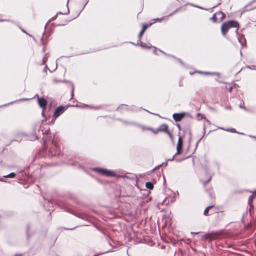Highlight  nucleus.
<instances>
[{
    "instance_id": "5",
    "label": "nucleus",
    "mask_w": 256,
    "mask_h": 256,
    "mask_svg": "<svg viewBox=\"0 0 256 256\" xmlns=\"http://www.w3.org/2000/svg\"><path fill=\"white\" fill-rule=\"evenodd\" d=\"M182 140L180 136H179L177 146H176V152L175 155L180 154L182 152Z\"/></svg>"
},
{
    "instance_id": "15",
    "label": "nucleus",
    "mask_w": 256,
    "mask_h": 256,
    "mask_svg": "<svg viewBox=\"0 0 256 256\" xmlns=\"http://www.w3.org/2000/svg\"><path fill=\"white\" fill-rule=\"evenodd\" d=\"M16 176V174L14 172H11L8 174L4 176V178H14Z\"/></svg>"
},
{
    "instance_id": "42",
    "label": "nucleus",
    "mask_w": 256,
    "mask_h": 256,
    "mask_svg": "<svg viewBox=\"0 0 256 256\" xmlns=\"http://www.w3.org/2000/svg\"><path fill=\"white\" fill-rule=\"evenodd\" d=\"M213 214V212H211V213L210 214Z\"/></svg>"
},
{
    "instance_id": "7",
    "label": "nucleus",
    "mask_w": 256,
    "mask_h": 256,
    "mask_svg": "<svg viewBox=\"0 0 256 256\" xmlns=\"http://www.w3.org/2000/svg\"><path fill=\"white\" fill-rule=\"evenodd\" d=\"M50 129L48 126L44 125L43 126H40V128L39 130V132H42V134H48L50 132Z\"/></svg>"
},
{
    "instance_id": "35",
    "label": "nucleus",
    "mask_w": 256,
    "mask_h": 256,
    "mask_svg": "<svg viewBox=\"0 0 256 256\" xmlns=\"http://www.w3.org/2000/svg\"><path fill=\"white\" fill-rule=\"evenodd\" d=\"M204 73L205 74H210V72H204Z\"/></svg>"
},
{
    "instance_id": "12",
    "label": "nucleus",
    "mask_w": 256,
    "mask_h": 256,
    "mask_svg": "<svg viewBox=\"0 0 256 256\" xmlns=\"http://www.w3.org/2000/svg\"><path fill=\"white\" fill-rule=\"evenodd\" d=\"M213 206H208L204 210V214L206 216L208 215V212L210 210H211L212 208H213Z\"/></svg>"
},
{
    "instance_id": "43",
    "label": "nucleus",
    "mask_w": 256,
    "mask_h": 256,
    "mask_svg": "<svg viewBox=\"0 0 256 256\" xmlns=\"http://www.w3.org/2000/svg\"><path fill=\"white\" fill-rule=\"evenodd\" d=\"M0 21H3V20H0Z\"/></svg>"
},
{
    "instance_id": "18",
    "label": "nucleus",
    "mask_w": 256,
    "mask_h": 256,
    "mask_svg": "<svg viewBox=\"0 0 256 256\" xmlns=\"http://www.w3.org/2000/svg\"><path fill=\"white\" fill-rule=\"evenodd\" d=\"M220 128L224 130H225L226 131H228V132H236V130L234 128L224 129V128Z\"/></svg>"
},
{
    "instance_id": "32",
    "label": "nucleus",
    "mask_w": 256,
    "mask_h": 256,
    "mask_svg": "<svg viewBox=\"0 0 256 256\" xmlns=\"http://www.w3.org/2000/svg\"><path fill=\"white\" fill-rule=\"evenodd\" d=\"M240 107L242 108H244L245 110H246V108L245 107L242 106L241 105L240 106Z\"/></svg>"
},
{
    "instance_id": "24",
    "label": "nucleus",
    "mask_w": 256,
    "mask_h": 256,
    "mask_svg": "<svg viewBox=\"0 0 256 256\" xmlns=\"http://www.w3.org/2000/svg\"><path fill=\"white\" fill-rule=\"evenodd\" d=\"M72 94H71V95H72V98L73 96V95H74V86L73 84H72Z\"/></svg>"
},
{
    "instance_id": "10",
    "label": "nucleus",
    "mask_w": 256,
    "mask_h": 256,
    "mask_svg": "<svg viewBox=\"0 0 256 256\" xmlns=\"http://www.w3.org/2000/svg\"><path fill=\"white\" fill-rule=\"evenodd\" d=\"M168 130V126L165 124H162L160 126L159 128L157 129V131L166 132Z\"/></svg>"
},
{
    "instance_id": "31",
    "label": "nucleus",
    "mask_w": 256,
    "mask_h": 256,
    "mask_svg": "<svg viewBox=\"0 0 256 256\" xmlns=\"http://www.w3.org/2000/svg\"><path fill=\"white\" fill-rule=\"evenodd\" d=\"M154 52H155L156 54V50H157L156 48H155L154 46Z\"/></svg>"
},
{
    "instance_id": "22",
    "label": "nucleus",
    "mask_w": 256,
    "mask_h": 256,
    "mask_svg": "<svg viewBox=\"0 0 256 256\" xmlns=\"http://www.w3.org/2000/svg\"><path fill=\"white\" fill-rule=\"evenodd\" d=\"M165 19H168L167 18H166V16H163L162 17V18H156L154 19L155 20H156V21H158V22H161V20H165Z\"/></svg>"
},
{
    "instance_id": "41",
    "label": "nucleus",
    "mask_w": 256,
    "mask_h": 256,
    "mask_svg": "<svg viewBox=\"0 0 256 256\" xmlns=\"http://www.w3.org/2000/svg\"><path fill=\"white\" fill-rule=\"evenodd\" d=\"M202 138H200V140H198V142H199L200 140H201Z\"/></svg>"
},
{
    "instance_id": "11",
    "label": "nucleus",
    "mask_w": 256,
    "mask_h": 256,
    "mask_svg": "<svg viewBox=\"0 0 256 256\" xmlns=\"http://www.w3.org/2000/svg\"><path fill=\"white\" fill-rule=\"evenodd\" d=\"M148 25L146 24H144L143 26H142V30H141V31L140 32L139 34H138V38L139 39H140L142 34H144V32L146 31L147 27H148Z\"/></svg>"
},
{
    "instance_id": "6",
    "label": "nucleus",
    "mask_w": 256,
    "mask_h": 256,
    "mask_svg": "<svg viewBox=\"0 0 256 256\" xmlns=\"http://www.w3.org/2000/svg\"><path fill=\"white\" fill-rule=\"evenodd\" d=\"M186 113L181 112V113H174L172 115V117L174 120L176 122L180 121L185 116Z\"/></svg>"
},
{
    "instance_id": "30",
    "label": "nucleus",
    "mask_w": 256,
    "mask_h": 256,
    "mask_svg": "<svg viewBox=\"0 0 256 256\" xmlns=\"http://www.w3.org/2000/svg\"><path fill=\"white\" fill-rule=\"evenodd\" d=\"M177 126L179 130H180V124H177Z\"/></svg>"
},
{
    "instance_id": "13",
    "label": "nucleus",
    "mask_w": 256,
    "mask_h": 256,
    "mask_svg": "<svg viewBox=\"0 0 256 256\" xmlns=\"http://www.w3.org/2000/svg\"><path fill=\"white\" fill-rule=\"evenodd\" d=\"M52 82L54 84H58V82H68L67 80H59L58 79H56V78H54L52 80Z\"/></svg>"
},
{
    "instance_id": "19",
    "label": "nucleus",
    "mask_w": 256,
    "mask_h": 256,
    "mask_svg": "<svg viewBox=\"0 0 256 256\" xmlns=\"http://www.w3.org/2000/svg\"><path fill=\"white\" fill-rule=\"evenodd\" d=\"M238 41H239L240 43L242 46H244V42H245V40L244 39H243V38L242 37H239L238 38Z\"/></svg>"
},
{
    "instance_id": "40",
    "label": "nucleus",
    "mask_w": 256,
    "mask_h": 256,
    "mask_svg": "<svg viewBox=\"0 0 256 256\" xmlns=\"http://www.w3.org/2000/svg\"><path fill=\"white\" fill-rule=\"evenodd\" d=\"M54 121L51 122L52 124H54Z\"/></svg>"
},
{
    "instance_id": "8",
    "label": "nucleus",
    "mask_w": 256,
    "mask_h": 256,
    "mask_svg": "<svg viewBox=\"0 0 256 256\" xmlns=\"http://www.w3.org/2000/svg\"><path fill=\"white\" fill-rule=\"evenodd\" d=\"M50 152L52 156H55L56 154H59L60 148L56 144H54V148L50 150Z\"/></svg>"
},
{
    "instance_id": "26",
    "label": "nucleus",
    "mask_w": 256,
    "mask_h": 256,
    "mask_svg": "<svg viewBox=\"0 0 256 256\" xmlns=\"http://www.w3.org/2000/svg\"><path fill=\"white\" fill-rule=\"evenodd\" d=\"M255 2L256 3V0H254L252 1V2H250V4H253V3H255ZM256 8V6H254L252 9V8Z\"/></svg>"
},
{
    "instance_id": "21",
    "label": "nucleus",
    "mask_w": 256,
    "mask_h": 256,
    "mask_svg": "<svg viewBox=\"0 0 256 256\" xmlns=\"http://www.w3.org/2000/svg\"><path fill=\"white\" fill-rule=\"evenodd\" d=\"M140 46L142 48H150L151 46H146V44L141 42Z\"/></svg>"
},
{
    "instance_id": "1",
    "label": "nucleus",
    "mask_w": 256,
    "mask_h": 256,
    "mask_svg": "<svg viewBox=\"0 0 256 256\" xmlns=\"http://www.w3.org/2000/svg\"><path fill=\"white\" fill-rule=\"evenodd\" d=\"M231 28H235L236 32L238 34L239 28L238 22L235 20H230L223 23L221 26V32L222 36H225Z\"/></svg>"
},
{
    "instance_id": "14",
    "label": "nucleus",
    "mask_w": 256,
    "mask_h": 256,
    "mask_svg": "<svg viewBox=\"0 0 256 256\" xmlns=\"http://www.w3.org/2000/svg\"><path fill=\"white\" fill-rule=\"evenodd\" d=\"M123 123L126 125H134V126H140V125L136 124V122H127V121H123Z\"/></svg>"
},
{
    "instance_id": "16",
    "label": "nucleus",
    "mask_w": 256,
    "mask_h": 256,
    "mask_svg": "<svg viewBox=\"0 0 256 256\" xmlns=\"http://www.w3.org/2000/svg\"><path fill=\"white\" fill-rule=\"evenodd\" d=\"M146 186L149 189H152L153 188V184L150 182H146Z\"/></svg>"
},
{
    "instance_id": "36",
    "label": "nucleus",
    "mask_w": 256,
    "mask_h": 256,
    "mask_svg": "<svg viewBox=\"0 0 256 256\" xmlns=\"http://www.w3.org/2000/svg\"><path fill=\"white\" fill-rule=\"evenodd\" d=\"M191 233H192V234H198V232H196V233H194L193 232H192Z\"/></svg>"
},
{
    "instance_id": "17",
    "label": "nucleus",
    "mask_w": 256,
    "mask_h": 256,
    "mask_svg": "<svg viewBox=\"0 0 256 256\" xmlns=\"http://www.w3.org/2000/svg\"><path fill=\"white\" fill-rule=\"evenodd\" d=\"M226 88L228 90L229 92H231L232 89V86L230 84H226Z\"/></svg>"
},
{
    "instance_id": "27",
    "label": "nucleus",
    "mask_w": 256,
    "mask_h": 256,
    "mask_svg": "<svg viewBox=\"0 0 256 256\" xmlns=\"http://www.w3.org/2000/svg\"><path fill=\"white\" fill-rule=\"evenodd\" d=\"M46 62V56L42 58V64H44Z\"/></svg>"
},
{
    "instance_id": "44",
    "label": "nucleus",
    "mask_w": 256,
    "mask_h": 256,
    "mask_svg": "<svg viewBox=\"0 0 256 256\" xmlns=\"http://www.w3.org/2000/svg\"><path fill=\"white\" fill-rule=\"evenodd\" d=\"M21 256V255H20V256Z\"/></svg>"
},
{
    "instance_id": "34",
    "label": "nucleus",
    "mask_w": 256,
    "mask_h": 256,
    "mask_svg": "<svg viewBox=\"0 0 256 256\" xmlns=\"http://www.w3.org/2000/svg\"><path fill=\"white\" fill-rule=\"evenodd\" d=\"M20 29H21V30H22V32H23L26 33V34H27V33H26V32L24 30H23V29H22V28H20Z\"/></svg>"
},
{
    "instance_id": "23",
    "label": "nucleus",
    "mask_w": 256,
    "mask_h": 256,
    "mask_svg": "<svg viewBox=\"0 0 256 256\" xmlns=\"http://www.w3.org/2000/svg\"><path fill=\"white\" fill-rule=\"evenodd\" d=\"M255 196H256V195L254 196V194H252V196H250L249 198L248 202H252L253 198H254Z\"/></svg>"
},
{
    "instance_id": "39",
    "label": "nucleus",
    "mask_w": 256,
    "mask_h": 256,
    "mask_svg": "<svg viewBox=\"0 0 256 256\" xmlns=\"http://www.w3.org/2000/svg\"><path fill=\"white\" fill-rule=\"evenodd\" d=\"M0 181H4V180H3V179H2V178L0 179Z\"/></svg>"
},
{
    "instance_id": "3",
    "label": "nucleus",
    "mask_w": 256,
    "mask_h": 256,
    "mask_svg": "<svg viewBox=\"0 0 256 256\" xmlns=\"http://www.w3.org/2000/svg\"><path fill=\"white\" fill-rule=\"evenodd\" d=\"M66 108L60 106H58L54 110V120L58 118L60 114H63L64 112L66 110Z\"/></svg>"
},
{
    "instance_id": "38",
    "label": "nucleus",
    "mask_w": 256,
    "mask_h": 256,
    "mask_svg": "<svg viewBox=\"0 0 256 256\" xmlns=\"http://www.w3.org/2000/svg\"><path fill=\"white\" fill-rule=\"evenodd\" d=\"M44 120H42V123H43V122H44Z\"/></svg>"
},
{
    "instance_id": "37",
    "label": "nucleus",
    "mask_w": 256,
    "mask_h": 256,
    "mask_svg": "<svg viewBox=\"0 0 256 256\" xmlns=\"http://www.w3.org/2000/svg\"><path fill=\"white\" fill-rule=\"evenodd\" d=\"M38 136H35V139H38Z\"/></svg>"
},
{
    "instance_id": "9",
    "label": "nucleus",
    "mask_w": 256,
    "mask_h": 256,
    "mask_svg": "<svg viewBox=\"0 0 256 256\" xmlns=\"http://www.w3.org/2000/svg\"><path fill=\"white\" fill-rule=\"evenodd\" d=\"M216 14L222 15V18H223L224 16V14L222 12H220L214 14L212 15V17L210 18V20H212L214 22H216Z\"/></svg>"
},
{
    "instance_id": "25",
    "label": "nucleus",
    "mask_w": 256,
    "mask_h": 256,
    "mask_svg": "<svg viewBox=\"0 0 256 256\" xmlns=\"http://www.w3.org/2000/svg\"><path fill=\"white\" fill-rule=\"evenodd\" d=\"M166 132L170 136V137L172 139V134L168 130H167Z\"/></svg>"
},
{
    "instance_id": "29",
    "label": "nucleus",
    "mask_w": 256,
    "mask_h": 256,
    "mask_svg": "<svg viewBox=\"0 0 256 256\" xmlns=\"http://www.w3.org/2000/svg\"><path fill=\"white\" fill-rule=\"evenodd\" d=\"M176 156V155L174 156H172V158H170V159L169 160H171V161L173 160H174V156Z\"/></svg>"
},
{
    "instance_id": "33",
    "label": "nucleus",
    "mask_w": 256,
    "mask_h": 256,
    "mask_svg": "<svg viewBox=\"0 0 256 256\" xmlns=\"http://www.w3.org/2000/svg\"><path fill=\"white\" fill-rule=\"evenodd\" d=\"M159 131H157V130H153V132L154 133V134H157Z\"/></svg>"
},
{
    "instance_id": "20",
    "label": "nucleus",
    "mask_w": 256,
    "mask_h": 256,
    "mask_svg": "<svg viewBox=\"0 0 256 256\" xmlns=\"http://www.w3.org/2000/svg\"><path fill=\"white\" fill-rule=\"evenodd\" d=\"M212 177V176H209L208 178L206 181L202 182V183L204 184V186H206V184L211 180Z\"/></svg>"
},
{
    "instance_id": "4",
    "label": "nucleus",
    "mask_w": 256,
    "mask_h": 256,
    "mask_svg": "<svg viewBox=\"0 0 256 256\" xmlns=\"http://www.w3.org/2000/svg\"><path fill=\"white\" fill-rule=\"evenodd\" d=\"M38 103L39 106L42 108V116H45L44 114V110L46 109V106L47 105V101L43 98H40L38 96Z\"/></svg>"
},
{
    "instance_id": "2",
    "label": "nucleus",
    "mask_w": 256,
    "mask_h": 256,
    "mask_svg": "<svg viewBox=\"0 0 256 256\" xmlns=\"http://www.w3.org/2000/svg\"><path fill=\"white\" fill-rule=\"evenodd\" d=\"M93 170L99 174L106 176H114V174L111 170H107L106 169H103L101 168H94Z\"/></svg>"
},
{
    "instance_id": "28",
    "label": "nucleus",
    "mask_w": 256,
    "mask_h": 256,
    "mask_svg": "<svg viewBox=\"0 0 256 256\" xmlns=\"http://www.w3.org/2000/svg\"><path fill=\"white\" fill-rule=\"evenodd\" d=\"M48 68V66L46 64L45 66V68L44 70V71L45 72H46V70Z\"/></svg>"
}]
</instances>
